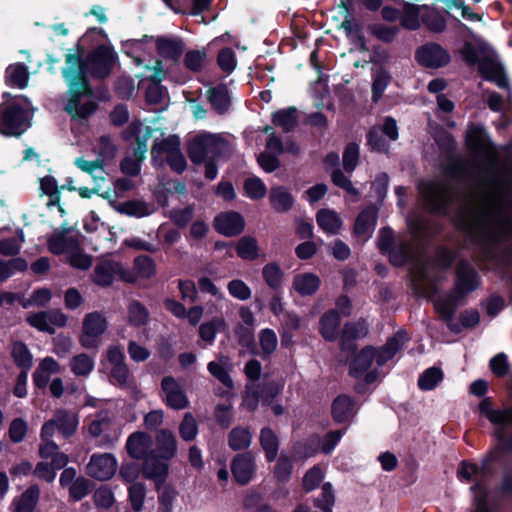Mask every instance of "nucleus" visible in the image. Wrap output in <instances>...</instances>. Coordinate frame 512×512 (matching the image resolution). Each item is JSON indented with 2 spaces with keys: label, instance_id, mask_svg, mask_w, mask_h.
<instances>
[{
  "label": "nucleus",
  "instance_id": "1",
  "mask_svg": "<svg viewBox=\"0 0 512 512\" xmlns=\"http://www.w3.org/2000/svg\"><path fill=\"white\" fill-rule=\"evenodd\" d=\"M447 174L470 186L469 195L460 206L455 223L476 247L482 261L510 263L512 251L500 244L512 237V154L496 168H483L466 160L449 165Z\"/></svg>",
  "mask_w": 512,
  "mask_h": 512
},
{
  "label": "nucleus",
  "instance_id": "2",
  "mask_svg": "<svg viewBox=\"0 0 512 512\" xmlns=\"http://www.w3.org/2000/svg\"><path fill=\"white\" fill-rule=\"evenodd\" d=\"M65 62L62 75L69 86V99L64 110L74 119H86L95 112L97 104L94 101L80 104L82 96L89 97L93 94L81 66V57L77 53H67Z\"/></svg>",
  "mask_w": 512,
  "mask_h": 512
},
{
  "label": "nucleus",
  "instance_id": "3",
  "mask_svg": "<svg viewBox=\"0 0 512 512\" xmlns=\"http://www.w3.org/2000/svg\"><path fill=\"white\" fill-rule=\"evenodd\" d=\"M453 256L447 249H439L435 259H418L413 264L410 276L414 292L422 297L430 298L436 294L434 278L436 268H447L451 265Z\"/></svg>",
  "mask_w": 512,
  "mask_h": 512
},
{
  "label": "nucleus",
  "instance_id": "4",
  "mask_svg": "<svg viewBox=\"0 0 512 512\" xmlns=\"http://www.w3.org/2000/svg\"><path fill=\"white\" fill-rule=\"evenodd\" d=\"M31 102L23 95L15 96L11 103H0V134L20 137L31 126Z\"/></svg>",
  "mask_w": 512,
  "mask_h": 512
},
{
  "label": "nucleus",
  "instance_id": "5",
  "mask_svg": "<svg viewBox=\"0 0 512 512\" xmlns=\"http://www.w3.org/2000/svg\"><path fill=\"white\" fill-rule=\"evenodd\" d=\"M70 228L63 224L60 230H55L47 239V246L55 255H65V260L72 267L87 270L92 265V258L83 252L76 235H70Z\"/></svg>",
  "mask_w": 512,
  "mask_h": 512
},
{
  "label": "nucleus",
  "instance_id": "6",
  "mask_svg": "<svg viewBox=\"0 0 512 512\" xmlns=\"http://www.w3.org/2000/svg\"><path fill=\"white\" fill-rule=\"evenodd\" d=\"M229 152V144L222 137L204 133L194 137L188 146V156L194 164L209 161Z\"/></svg>",
  "mask_w": 512,
  "mask_h": 512
},
{
  "label": "nucleus",
  "instance_id": "7",
  "mask_svg": "<svg viewBox=\"0 0 512 512\" xmlns=\"http://www.w3.org/2000/svg\"><path fill=\"white\" fill-rule=\"evenodd\" d=\"M180 145V139L176 135H170L160 141L155 140L150 151L152 161L163 165L165 156L170 168L176 173H182L187 167V162Z\"/></svg>",
  "mask_w": 512,
  "mask_h": 512
},
{
  "label": "nucleus",
  "instance_id": "8",
  "mask_svg": "<svg viewBox=\"0 0 512 512\" xmlns=\"http://www.w3.org/2000/svg\"><path fill=\"white\" fill-rule=\"evenodd\" d=\"M68 53H77L81 57V66L84 74L87 72L94 78L103 79L110 75L115 64L116 56L110 47L101 45L92 50L85 60L82 59L83 49L78 46L76 51L69 50Z\"/></svg>",
  "mask_w": 512,
  "mask_h": 512
},
{
  "label": "nucleus",
  "instance_id": "9",
  "mask_svg": "<svg viewBox=\"0 0 512 512\" xmlns=\"http://www.w3.org/2000/svg\"><path fill=\"white\" fill-rule=\"evenodd\" d=\"M107 328L108 321L101 312L95 311L86 314L78 338L80 345L85 349L97 350L101 343V337Z\"/></svg>",
  "mask_w": 512,
  "mask_h": 512
},
{
  "label": "nucleus",
  "instance_id": "10",
  "mask_svg": "<svg viewBox=\"0 0 512 512\" xmlns=\"http://www.w3.org/2000/svg\"><path fill=\"white\" fill-rule=\"evenodd\" d=\"M78 424L79 419L75 412L64 408L56 409L52 418L42 426L41 439L52 438L56 430L64 438H70L76 433Z\"/></svg>",
  "mask_w": 512,
  "mask_h": 512
},
{
  "label": "nucleus",
  "instance_id": "11",
  "mask_svg": "<svg viewBox=\"0 0 512 512\" xmlns=\"http://www.w3.org/2000/svg\"><path fill=\"white\" fill-rule=\"evenodd\" d=\"M498 458L497 451H491L482 460L481 465H477L476 483L471 487L474 492L475 512H489L487 508L488 491L484 485V480L491 477L494 473L491 464Z\"/></svg>",
  "mask_w": 512,
  "mask_h": 512
},
{
  "label": "nucleus",
  "instance_id": "12",
  "mask_svg": "<svg viewBox=\"0 0 512 512\" xmlns=\"http://www.w3.org/2000/svg\"><path fill=\"white\" fill-rule=\"evenodd\" d=\"M106 358L111 365L110 382L121 388H135V380L125 363V356L120 347L110 346L106 351Z\"/></svg>",
  "mask_w": 512,
  "mask_h": 512
},
{
  "label": "nucleus",
  "instance_id": "13",
  "mask_svg": "<svg viewBox=\"0 0 512 512\" xmlns=\"http://www.w3.org/2000/svg\"><path fill=\"white\" fill-rule=\"evenodd\" d=\"M427 207L435 213L445 214L452 201L451 187L446 182H429L421 187Z\"/></svg>",
  "mask_w": 512,
  "mask_h": 512
},
{
  "label": "nucleus",
  "instance_id": "14",
  "mask_svg": "<svg viewBox=\"0 0 512 512\" xmlns=\"http://www.w3.org/2000/svg\"><path fill=\"white\" fill-rule=\"evenodd\" d=\"M117 470V461L111 453L93 454L86 465V473L99 481L109 480Z\"/></svg>",
  "mask_w": 512,
  "mask_h": 512
},
{
  "label": "nucleus",
  "instance_id": "15",
  "mask_svg": "<svg viewBox=\"0 0 512 512\" xmlns=\"http://www.w3.org/2000/svg\"><path fill=\"white\" fill-rule=\"evenodd\" d=\"M456 282L453 291L458 294L457 297L465 298L467 294L474 291L479 285V277L472 265L461 260L456 270Z\"/></svg>",
  "mask_w": 512,
  "mask_h": 512
},
{
  "label": "nucleus",
  "instance_id": "16",
  "mask_svg": "<svg viewBox=\"0 0 512 512\" xmlns=\"http://www.w3.org/2000/svg\"><path fill=\"white\" fill-rule=\"evenodd\" d=\"M164 401L172 409L181 410L189 405V400L179 383L172 376H166L161 381Z\"/></svg>",
  "mask_w": 512,
  "mask_h": 512
},
{
  "label": "nucleus",
  "instance_id": "17",
  "mask_svg": "<svg viewBox=\"0 0 512 512\" xmlns=\"http://www.w3.org/2000/svg\"><path fill=\"white\" fill-rule=\"evenodd\" d=\"M416 59L425 67L438 68L446 65L450 57L440 45L430 43L417 50Z\"/></svg>",
  "mask_w": 512,
  "mask_h": 512
},
{
  "label": "nucleus",
  "instance_id": "18",
  "mask_svg": "<svg viewBox=\"0 0 512 512\" xmlns=\"http://www.w3.org/2000/svg\"><path fill=\"white\" fill-rule=\"evenodd\" d=\"M232 474L240 485H246L255 472V459L251 452L237 454L231 462Z\"/></svg>",
  "mask_w": 512,
  "mask_h": 512
},
{
  "label": "nucleus",
  "instance_id": "19",
  "mask_svg": "<svg viewBox=\"0 0 512 512\" xmlns=\"http://www.w3.org/2000/svg\"><path fill=\"white\" fill-rule=\"evenodd\" d=\"M66 323L67 316L59 309H51L34 314V327L49 334H53L56 327H64Z\"/></svg>",
  "mask_w": 512,
  "mask_h": 512
},
{
  "label": "nucleus",
  "instance_id": "20",
  "mask_svg": "<svg viewBox=\"0 0 512 512\" xmlns=\"http://www.w3.org/2000/svg\"><path fill=\"white\" fill-rule=\"evenodd\" d=\"M214 227L219 233L227 237H233L244 230L245 221L237 212L221 213L215 218Z\"/></svg>",
  "mask_w": 512,
  "mask_h": 512
},
{
  "label": "nucleus",
  "instance_id": "21",
  "mask_svg": "<svg viewBox=\"0 0 512 512\" xmlns=\"http://www.w3.org/2000/svg\"><path fill=\"white\" fill-rule=\"evenodd\" d=\"M142 474L145 478L155 481L156 488L165 481L168 474V465L154 454L150 453L142 464Z\"/></svg>",
  "mask_w": 512,
  "mask_h": 512
},
{
  "label": "nucleus",
  "instance_id": "22",
  "mask_svg": "<svg viewBox=\"0 0 512 512\" xmlns=\"http://www.w3.org/2000/svg\"><path fill=\"white\" fill-rule=\"evenodd\" d=\"M466 142L469 149L476 154L483 153L489 156L493 152L492 144L482 127L470 125L466 133Z\"/></svg>",
  "mask_w": 512,
  "mask_h": 512
},
{
  "label": "nucleus",
  "instance_id": "23",
  "mask_svg": "<svg viewBox=\"0 0 512 512\" xmlns=\"http://www.w3.org/2000/svg\"><path fill=\"white\" fill-rule=\"evenodd\" d=\"M479 411L481 415L496 426L512 427V408L495 410L492 407V400L490 398H484L479 404Z\"/></svg>",
  "mask_w": 512,
  "mask_h": 512
},
{
  "label": "nucleus",
  "instance_id": "24",
  "mask_svg": "<svg viewBox=\"0 0 512 512\" xmlns=\"http://www.w3.org/2000/svg\"><path fill=\"white\" fill-rule=\"evenodd\" d=\"M152 438L145 432H136L129 436L126 449L128 454L134 459H144L149 454L152 447Z\"/></svg>",
  "mask_w": 512,
  "mask_h": 512
},
{
  "label": "nucleus",
  "instance_id": "25",
  "mask_svg": "<svg viewBox=\"0 0 512 512\" xmlns=\"http://www.w3.org/2000/svg\"><path fill=\"white\" fill-rule=\"evenodd\" d=\"M40 183V200L47 207L58 206V210L61 214L65 213V210L60 205V193L61 190L57 186L56 180L53 177L46 176L39 179Z\"/></svg>",
  "mask_w": 512,
  "mask_h": 512
},
{
  "label": "nucleus",
  "instance_id": "26",
  "mask_svg": "<svg viewBox=\"0 0 512 512\" xmlns=\"http://www.w3.org/2000/svg\"><path fill=\"white\" fill-rule=\"evenodd\" d=\"M356 414L355 401L345 395H339L332 403V416L337 423L350 421Z\"/></svg>",
  "mask_w": 512,
  "mask_h": 512
},
{
  "label": "nucleus",
  "instance_id": "27",
  "mask_svg": "<svg viewBox=\"0 0 512 512\" xmlns=\"http://www.w3.org/2000/svg\"><path fill=\"white\" fill-rule=\"evenodd\" d=\"M41 440L39 455L43 461L50 460L56 468H64L69 461L68 456L59 451L58 445L51 438Z\"/></svg>",
  "mask_w": 512,
  "mask_h": 512
},
{
  "label": "nucleus",
  "instance_id": "28",
  "mask_svg": "<svg viewBox=\"0 0 512 512\" xmlns=\"http://www.w3.org/2000/svg\"><path fill=\"white\" fill-rule=\"evenodd\" d=\"M207 100L218 114L226 113L231 106V97L225 84L207 90Z\"/></svg>",
  "mask_w": 512,
  "mask_h": 512
},
{
  "label": "nucleus",
  "instance_id": "29",
  "mask_svg": "<svg viewBox=\"0 0 512 512\" xmlns=\"http://www.w3.org/2000/svg\"><path fill=\"white\" fill-rule=\"evenodd\" d=\"M156 48L162 57L177 63L183 53L184 43L181 39L177 38L158 37Z\"/></svg>",
  "mask_w": 512,
  "mask_h": 512
},
{
  "label": "nucleus",
  "instance_id": "30",
  "mask_svg": "<svg viewBox=\"0 0 512 512\" xmlns=\"http://www.w3.org/2000/svg\"><path fill=\"white\" fill-rule=\"evenodd\" d=\"M59 372V363L52 357H46L40 361L38 368L34 373V384L38 388H45L49 384L51 375Z\"/></svg>",
  "mask_w": 512,
  "mask_h": 512
},
{
  "label": "nucleus",
  "instance_id": "31",
  "mask_svg": "<svg viewBox=\"0 0 512 512\" xmlns=\"http://www.w3.org/2000/svg\"><path fill=\"white\" fill-rule=\"evenodd\" d=\"M269 201L276 212L284 213L292 208L294 198L287 188L276 186L269 191Z\"/></svg>",
  "mask_w": 512,
  "mask_h": 512
},
{
  "label": "nucleus",
  "instance_id": "32",
  "mask_svg": "<svg viewBox=\"0 0 512 512\" xmlns=\"http://www.w3.org/2000/svg\"><path fill=\"white\" fill-rule=\"evenodd\" d=\"M375 358L377 354L372 347L362 349L351 362L349 374L355 378L360 377L370 368Z\"/></svg>",
  "mask_w": 512,
  "mask_h": 512
},
{
  "label": "nucleus",
  "instance_id": "33",
  "mask_svg": "<svg viewBox=\"0 0 512 512\" xmlns=\"http://www.w3.org/2000/svg\"><path fill=\"white\" fill-rule=\"evenodd\" d=\"M74 164L81 171L89 174L95 184L105 180V163L102 158H96L95 160L89 161L84 157H78L75 159Z\"/></svg>",
  "mask_w": 512,
  "mask_h": 512
},
{
  "label": "nucleus",
  "instance_id": "34",
  "mask_svg": "<svg viewBox=\"0 0 512 512\" xmlns=\"http://www.w3.org/2000/svg\"><path fill=\"white\" fill-rule=\"evenodd\" d=\"M28 80L29 72L23 63L12 64L6 68V85L23 89L28 85Z\"/></svg>",
  "mask_w": 512,
  "mask_h": 512
},
{
  "label": "nucleus",
  "instance_id": "35",
  "mask_svg": "<svg viewBox=\"0 0 512 512\" xmlns=\"http://www.w3.org/2000/svg\"><path fill=\"white\" fill-rule=\"evenodd\" d=\"M121 267L113 261H103L94 268L93 281L99 286H109L114 274L120 271Z\"/></svg>",
  "mask_w": 512,
  "mask_h": 512
},
{
  "label": "nucleus",
  "instance_id": "36",
  "mask_svg": "<svg viewBox=\"0 0 512 512\" xmlns=\"http://www.w3.org/2000/svg\"><path fill=\"white\" fill-rule=\"evenodd\" d=\"M320 286V279L312 273L297 274L293 279V288L302 296L314 294Z\"/></svg>",
  "mask_w": 512,
  "mask_h": 512
},
{
  "label": "nucleus",
  "instance_id": "37",
  "mask_svg": "<svg viewBox=\"0 0 512 512\" xmlns=\"http://www.w3.org/2000/svg\"><path fill=\"white\" fill-rule=\"evenodd\" d=\"M259 441L267 460L274 461L279 450V440L275 432L269 427H264L260 431Z\"/></svg>",
  "mask_w": 512,
  "mask_h": 512
},
{
  "label": "nucleus",
  "instance_id": "38",
  "mask_svg": "<svg viewBox=\"0 0 512 512\" xmlns=\"http://www.w3.org/2000/svg\"><path fill=\"white\" fill-rule=\"evenodd\" d=\"M252 442V434L248 427L236 426L228 434V446L233 451L245 450Z\"/></svg>",
  "mask_w": 512,
  "mask_h": 512
},
{
  "label": "nucleus",
  "instance_id": "39",
  "mask_svg": "<svg viewBox=\"0 0 512 512\" xmlns=\"http://www.w3.org/2000/svg\"><path fill=\"white\" fill-rule=\"evenodd\" d=\"M156 441L161 458L169 460L174 457L177 450V441L171 431L161 430L157 435Z\"/></svg>",
  "mask_w": 512,
  "mask_h": 512
},
{
  "label": "nucleus",
  "instance_id": "40",
  "mask_svg": "<svg viewBox=\"0 0 512 512\" xmlns=\"http://www.w3.org/2000/svg\"><path fill=\"white\" fill-rule=\"evenodd\" d=\"M339 324L340 316L337 311L330 310L325 313L320 319V332L322 336L328 341L335 340Z\"/></svg>",
  "mask_w": 512,
  "mask_h": 512
},
{
  "label": "nucleus",
  "instance_id": "41",
  "mask_svg": "<svg viewBox=\"0 0 512 512\" xmlns=\"http://www.w3.org/2000/svg\"><path fill=\"white\" fill-rule=\"evenodd\" d=\"M406 340L407 338L404 332H398L394 337L390 338L383 346L382 350L377 354V364L381 366L387 360L392 358Z\"/></svg>",
  "mask_w": 512,
  "mask_h": 512
},
{
  "label": "nucleus",
  "instance_id": "42",
  "mask_svg": "<svg viewBox=\"0 0 512 512\" xmlns=\"http://www.w3.org/2000/svg\"><path fill=\"white\" fill-rule=\"evenodd\" d=\"M376 211L373 207L363 210L357 217L354 232L357 236H366L376 224Z\"/></svg>",
  "mask_w": 512,
  "mask_h": 512
},
{
  "label": "nucleus",
  "instance_id": "43",
  "mask_svg": "<svg viewBox=\"0 0 512 512\" xmlns=\"http://www.w3.org/2000/svg\"><path fill=\"white\" fill-rule=\"evenodd\" d=\"M236 253L243 260L252 261L259 256V246L256 238L243 236L236 245Z\"/></svg>",
  "mask_w": 512,
  "mask_h": 512
},
{
  "label": "nucleus",
  "instance_id": "44",
  "mask_svg": "<svg viewBox=\"0 0 512 512\" xmlns=\"http://www.w3.org/2000/svg\"><path fill=\"white\" fill-rule=\"evenodd\" d=\"M457 296L458 294L452 291L448 297L437 301L435 304L437 312L440 313L441 316L447 321L453 319L458 305L461 304L464 300V298Z\"/></svg>",
  "mask_w": 512,
  "mask_h": 512
},
{
  "label": "nucleus",
  "instance_id": "45",
  "mask_svg": "<svg viewBox=\"0 0 512 512\" xmlns=\"http://www.w3.org/2000/svg\"><path fill=\"white\" fill-rule=\"evenodd\" d=\"M282 385L278 382L271 380L265 381L258 386V389L253 392L256 400H260L263 405H271L273 399L280 393Z\"/></svg>",
  "mask_w": 512,
  "mask_h": 512
},
{
  "label": "nucleus",
  "instance_id": "46",
  "mask_svg": "<svg viewBox=\"0 0 512 512\" xmlns=\"http://www.w3.org/2000/svg\"><path fill=\"white\" fill-rule=\"evenodd\" d=\"M316 218L318 225L329 234L338 233L342 224L339 216L328 209L318 211Z\"/></svg>",
  "mask_w": 512,
  "mask_h": 512
},
{
  "label": "nucleus",
  "instance_id": "47",
  "mask_svg": "<svg viewBox=\"0 0 512 512\" xmlns=\"http://www.w3.org/2000/svg\"><path fill=\"white\" fill-rule=\"evenodd\" d=\"M273 124L281 127L283 131L290 132L297 124V110L295 107H289L284 110H280L273 115Z\"/></svg>",
  "mask_w": 512,
  "mask_h": 512
},
{
  "label": "nucleus",
  "instance_id": "48",
  "mask_svg": "<svg viewBox=\"0 0 512 512\" xmlns=\"http://www.w3.org/2000/svg\"><path fill=\"white\" fill-rule=\"evenodd\" d=\"M27 266V261L21 257L12 258L10 260L0 259V283L5 282L16 272L25 271Z\"/></svg>",
  "mask_w": 512,
  "mask_h": 512
},
{
  "label": "nucleus",
  "instance_id": "49",
  "mask_svg": "<svg viewBox=\"0 0 512 512\" xmlns=\"http://www.w3.org/2000/svg\"><path fill=\"white\" fill-rule=\"evenodd\" d=\"M422 6L405 2L403 5V15L401 17V24L409 30H416L420 27L419 16Z\"/></svg>",
  "mask_w": 512,
  "mask_h": 512
},
{
  "label": "nucleus",
  "instance_id": "50",
  "mask_svg": "<svg viewBox=\"0 0 512 512\" xmlns=\"http://www.w3.org/2000/svg\"><path fill=\"white\" fill-rule=\"evenodd\" d=\"M71 371L76 376H87L94 368V360L86 353H80L70 360Z\"/></svg>",
  "mask_w": 512,
  "mask_h": 512
},
{
  "label": "nucleus",
  "instance_id": "51",
  "mask_svg": "<svg viewBox=\"0 0 512 512\" xmlns=\"http://www.w3.org/2000/svg\"><path fill=\"white\" fill-rule=\"evenodd\" d=\"M112 427V418L108 411H100L89 424V434L92 437H98L107 432Z\"/></svg>",
  "mask_w": 512,
  "mask_h": 512
},
{
  "label": "nucleus",
  "instance_id": "52",
  "mask_svg": "<svg viewBox=\"0 0 512 512\" xmlns=\"http://www.w3.org/2000/svg\"><path fill=\"white\" fill-rule=\"evenodd\" d=\"M116 209L120 213L135 217H143L151 213L147 203L139 200H131L120 203Z\"/></svg>",
  "mask_w": 512,
  "mask_h": 512
},
{
  "label": "nucleus",
  "instance_id": "53",
  "mask_svg": "<svg viewBox=\"0 0 512 512\" xmlns=\"http://www.w3.org/2000/svg\"><path fill=\"white\" fill-rule=\"evenodd\" d=\"M262 276L270 288L277 290L281 287L283 271L277 263L266 264L262 269Z\"/></svg>",
  "mask_w": 512,
  "mask_h": 512
},
{
  "label": "nucleus",
  "instance_id": "54",
  "mask_svg": "<svg viewBox=\"0 0 512 512\" xmlns=\"http://www.w3.org/2000/svg\"><path fill=\"white\" fill-rule=\"evenodd\" d=\"M11 355L14 363L21 369H29L32 364V356L26 344L21 341L13 343Z\"/></svg>",
  "mask_w": 512,
  "mask_h": 512
},
{
  "label": "nucleus",
  "instance_id": "55",
  "mask_svg": "<svg viewBox=\"0 0 512 512\" xmlns=\"http://www.w3.org/2000/svg\"><path fill=\"white\" fill-rule=\"evenodd\" d=\"M427 12L422 15L423 24L433 32H442L446 27L444 17L436 10L430 9L427 5L422 6Z\"/></svg>",
  "mask_w": 512,
  "mask_h": 512
},
{
  "label": "nucleus",
  "instance_id": "56",
  "mask_svg": "<svg viewBox=\"0 0 512 512\" xmlns=\"http://www.w3.org/2000/svg\"><path fill=\"white\" fill-rule=\"evenodd\" d=\"M259 344L261 347L260 356L263 359L269 358L277 347V336L271 329H263L259 333Z\"/></svg>",
  "mask_w": 512,
  "mask_h": 512
},
{
  "label": "nucleus",
  "instance_id": "57",
  "mask_svg": "<svg viewBox=\"0 0 512 512\" xmlns=\"http://www.w3.org/2000/svg\"><path fill=\"white\" fill-rule=\"evenodd\" d=\"M180 437L186 441H193L198 434V424L192 413L187 412L184 414L181 423L179 424Z\"/></svg>",
  "mask_w": 512,
  "mask_h": 512
},
{
  "label": "nucleus",
  "instance_id": "58",
  "mask_svg": "<svg viewBox=\"0 0 512 512\" xmlns=\"http://www.w3.org/2000/svg\"><path fill=\"white\" fill-rule=\"evenodd\" d=\"M383 132L381 131V127L374 126L372 127L367 134V144L371 147L373 151L379 153H388L389 144L383 138Z\"/></svg>",
  "mask_w": 512,
  "mask_h": 512
},
{
  "label": "nucleus",
  "instance_id": "59",
  "mask_svg": "<svg viewBox=\"0 0 512 512\" xmlns=\"http://www.w3.org/2000/svg\"><path fill=\"white\" fill-rule=\"evenodd\" d=\"M341 436L342 431L335 430L328 432L323 438L319 437L318 435H313L311 437V442L319 445L320 450L323 453L328 454L334 449Z\"/></svg>",
  "mask_w": 512,
  "mask_h": 512
},
{
  "label": "nucleus",
  "instance_id": "60",
  "mask_svg": "<svg viewBox=\"0 0 512 512\" xmlns=\"http://www.w3.org/2000/svg\"><path fill=\"white\" fill-rule=\"evenodd\" d=\"M443 379V372L440 368L431 367L427 369L418 380V386L422 390H431Z\"/></svg>",
  "mask_w": 512,
  "mask_h": 512
},
{
  "label": "nucleus",
  "instance_id": "61",
  "mask_svg": "<svg viewBox=\"0 0 512 512\" xmlns=\"http://www.w3.org/2000/svg\"><path fill=\"white\" fill-rule=\"evenodd\" d=\"M134 269L139 277L151 278L156 273V264L147 255H140L134 259Z\"/></svg>",
  "mask_w": 512,
  "mask_h": 512
},
{
  "label": "nucleus",
  "instance_id": "62",
  "mask_svg": "<svg viewBox=\"0 0 512 512\" xmlns=\"http://www.w3.org/2000/svg\"><path fill=\"white\" fill-rule=\"evenodd\" d=\"M390 80L391 76L383 68H379L375 72L372 84V99L374 102H377L382 97V94Z\"/></svg>",
  "mask_w": 512,
  "mask_h": 512
},
{
  "label": "nucleus",
  "instance_id": "63",
  "mask_svg": "<svg viewBox=\"0 0 512 512\" xmlns=\"http://www.w3.org/2000/svg\"><path fill=\"white\" fill-rule=\"evenodd\" d=\"M149 317L147 309L138 301H133L128 307V320L134 326L146 324Z\"/></svg>",
  "mask_w": 512,
  "mask_h": 512
},
{
  "label": "nucleus",
  "instance_id": "64",
  "mask_svg": "<svg viewBox=\"0 0 512 512\" xmlns=\"http://www.w3.org/2000/svg\"><path fill=\"white\" fill-rule=\"evenodd\" d=\"M93 489L91 480L81 476L78 477L69 488V495L75 501H79L87 496Z\"/></svg>",
  "mask_w": 512,
  "mask_h": 512
}]
</instances>
